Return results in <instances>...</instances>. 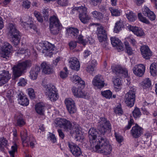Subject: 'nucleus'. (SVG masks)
<instances>
[{"label": "nucleus", "instance_id": "nucleus-1", "mask_svg": "<svg viewBox=\"0 0 157 157\" xmlns=\"http://www.w3.org/2000/svg\"><path fill=\"white\" fill-rule=\"evenodd\" d=\"M98 132L94 128H90L88 132L91 147L96 152L107 155L111 153L112 147L109 141L105 137H102L107 131L111 129L109 121L105 118H100L98 120Z\"/></svg>", "mask_w": 157, "mask_h": 157}, {"label": "nucleus", "instance_id": "nucleus-2", "mask_svg": "<svg viewBox=\"0 0 157 157\" xmlns=\"http://www.w3.org/2000/svg\"><path fill=\"white\" fill-rule=\"evenodd\" d=\"M56 126H59L63 129L65 132H69L71 135L75 134L78 138L80 134V130L78 125L73 126L71 122L64 118H58L55 121Z\"/></svg>", "mask_w": 157, "mask_h": 157}, {"label": "nucleus", "instance_id": "nucleus-3", "mask_svg": "<svg viewBox=\"0 0 157 157\" xmlns=\"http://www.w3.org/2000/svg\"><path fill=\"white\" fill-rule=\"evenodd\" d=\"M8 34L11 38L12 42L15 45H17L20 40L21 36L19 32L16 28L15 25L10 23L8 28Z\"/></svg>", "mask_w": 157, "mask_h": 157}, {"label": "nucleus", "instance_id": "nucleus-4", "mask_svg": "<svg viewBox=\"0 0 157 157\" xmlns=\"http://www.w3.org/2000/svg\"><path fill=\"white\" fill-rule=\"evenodd\" d=\"M31 64V61L27 60L14 66L13 69L14 79L20 76L24 70L27 68L30 67Z\"/></svg>", "mask_w": 157, "mask_h": 157}, {"label": "nucleus", "instance_id": "nucleus-5", "mask_svg": "<svg viewBox=\"0 0 157 157\" xmlns=\"http://www.w3.org/2000/svg\"><path fill=\"white\" fill-rule=\"evenodd\" d=\"M49 27L52 33L54 35L58 34L62 28V25L58 18L53 16L50 19Z\"/></svg>", "mask_w": 157, "mask_h": 157}, {"label": "nucleus", "instance_id": "nucleus-6", "mask_svg": "<svg viewBox=\"0 0 157 157\" xmlns=\"http://www.w3.org/2000/svg\"><path fill=\"white\" fill-rule=\"evenodd\" d=\"M73 10L78 11L79 13V19L82 23L85 24L88 22L90 17L87 14V9L85 7L81 6L75 7L73 8Z\"/></svg>", "mask_w": 157, "mask_h": 157}, {"label": "nucleus", "instance_id": "nucleus-7", "mask_svg": "<svg viewBox=\"0 0 157 157\" xmlns=\"http://www.w3.org/2000/svg\"><path fill=\"white\" fill-rule=\"evenodd\" d=\"M46 86V93L48 95L49 99L52 101L57 100L59 98V96L55 87L50 85H47Z\"/></svg>", "mask_w": 157, "mask_h": 157}, {"label": "nucleus", "instance_id": "nucleus-8", "mask_svg": "<svg viewBox=\"0 0 157 157\" xmlns=\"http://www.w3.org/2000/svg\"><path fill=\"white\" fill-rule=\"evenodd\" d=\"M136 93L134 90H130L125 95V103L127 106L131 107L134 104Z\"/></svg>", "mask_w": 157, "mask_h": 157}, {"label": "nucleus", "instance_id": "nucleus-9", "mask_svg": "<svg viewBox=\"0 0 157 157\" xmlns=\"http://www.w3.org/2000/svg\"><path fill=\"white\" fill-rule=\"evenodd\" d=\"M55 48L52 44L47 41H44L42 44V52L45 56H50L52 54V52Z\"/></svg>", "mask_w": 157, "mask_h": 157}, {"label": "nucleus", "instance_id": "nucleus-10", "mask_svg": "<svg viewBox=\"0 0 157 157\" xmlns=\"http://www.w3.org/2000/svg\"><path fill=\"white\" fill-rule=\"evenodd\" d=\"M92 83L94 86L99 89L103 87L105 85L104 78L100 75L95 76L93 80Z\"/></svg>", "mask_w": 157, "mask_h": 157}, {"label": "nucleus", "instance_id": "nucleus-11", "mask_svg": "<svg viewBox=\"0 0 157 157\" xmlns=\"http://www.w3.org/2000/svg\"><path fill=\"white\" fill-rule=\"evenodd\" d=\"M68 146L72 154L75 157L81 155L82 152L80 147L77 145L72 143H68Z\"/></svg>", "mask_w": 157, "mask_h": 157}, {"label": "nucleus", "instance_id": "nucleus-12", "mask_svg": "<svg viewBox=\"0 0 157 157\" xmlns=\"http://www.w3.org/2000/svg\"><path fill=\"white\" fill-rule=\"evenodd\" d=\"M113 71L116 75L119 76L121 75H122L125 77L128 76L127 70L125 68H122L119 66H115L112 67Z\"/></svg>", "mask_w": 157, "mask_h": 157}, {"label": "nucleus", "instance_id": "nucleus-13", "mask_svg": "<svg viewBox=\"0 0 157 157\" xmlns=\"http://www.w3.org/2000/svg\"><path fill=\"white\" fill-rule=\"evenodd\" d=\"M143 129L141 127L136 124L134 126L132 127L131 130V134L135 138H137L140 137L143 134Z\"/></svg>", "mask_w": 157, "mask_h": 157}, {"label": "nucleus", "instance_id": "nucleus-14", "mask_svg": "<svg viewBox=\"0 0 157 157\" xmlns=\"http://www.w3.org/2000/svg\"><path fill=\"white\" fill-rule=\"evenodd\" d=\"M132 70L135 75L140 77L144 74L145 67L143 64H140L135 65L133 68Z\"/></svg>", "mask_w": 157, "mask_h": 157}, {"label": "nucleus", "instance_id": "nucleus-15", "mask_svg": "<svg viewBox=\"0 0 157 157\" xmlns=\"http://www.w3.org/2000/svg\"><path fill=\"white\" fill-rule=\"evenodd\" d=\"M97 34L100 42H102L104 40H106L107 37V35L106 31L103 26H101L97 28Z\"/></svg>", "mask_w": 157, "mask_h": 157}, {"label": "nucleus", "instance_id": "nucleus-16", "mask_svg": "<svg viewBox=\"0 0 157 157\" xmlns=\"http://www.w3.org/2000/svg\"><path fill=\"white\" fill-rule=\"evenodd\" d=\"M11 75L8 71H4L0 74V86L7 83L10 78Z\"/></svg>", "mask_w": 157, "mask_h": 157}, {"label": "nucleus", "instance_id": "nucleus-17", "mask_svg": "<svg viewBox=\"0 0 157 157\" xmlns=\"http://www.w3.org/2000/svg\"><path fill=\"white\" fill-rule=\"evenodd\" d=\"M140 50L143 57L145 59H149L152 55V52L147 46H143L141 47Z\"/></svg>", "mask_w": 157, "mask_h": 157}, {"label": "nucleus", "instance_id": "nucleus-18", "mask_svg": "<svg viewBox=\"0 0 157 157\" xmlns=\"http://www.w3.org/2000/svg\"><path fill=\"white\" fill-rule=\"evenodd\" d=\"M72 91L74 95L78 98H85L87 96V93L81 88L73 87Z\"/></svg>", "mask_w": 157, "mask_h": 157}, {"label": "nucleus", "instance_id": "nucleus-19", "mask_svg": "<svg viewBox=\"0 0 157 157\" xmlns=\"http://www.w3.org/2000/svg\"><path fill=\"white\" fill-rule=\"evenodd\" d=\"M42 72L46 74H50L53 72V70L48 63L43 62L40 65Z\"/></svg>", "mask_w": 157, "mask_h": 157}, {"label": "nucleus", "instance_id": "nucleus-20", "mask_svg": "<svg viewBox=\"0 0 157 157\" xmlns=\"http://www.w3.org/2000/svg\"><path fill=\"white\" fill-rule=\"evenodd\" d=\"M128 29L132 32L137 36H141L144 35V33L141 28L129 25L127 27Z\"/></svg>", "mask_w": 157, "mask_h": 157}, {"label": "nucleus", "instance_id": "nucleus-21", "mask_svg": "<svg viewBox=\"0 0 157 157\" xmlns=\"http://www.w3.org/2000/svg\"><path fill=\"white\" fill-rule=\"evenodd\" d=\"M110 40L111 44L113 47H116L118 50H123V44L118 38L112 37H111Z\"/></svg>", "mask_w": 157, "mask_h": 157}, {"label": "nucleus", "instance_id": "nucleus-22", "mask_svg": "<svg viewBox=\"0 0 157 157\" xmlns=\"http://www.w3.org/2000/svg\"><path fill=\"white\" fill-rule=\"evenodd\" d=\"M69 63H70V67L73 69L78 71L80 67V64L78 59L75 57H72L69 59Z\"/></svg>", "mask_w": 157, "mask_h": 157}, {"label": "nucleus", "instance_id": "nucleus-23", "mask_svg": "<svg viewBox=\"0 0 157 157\" xmlns=\"http://www.w3.org/2000/svg\"><path fill=\"white\" fill-rule=\"evenodd\" d=\"M143 13L144 16L147 17L151 21L155 20L156 16L154 12L151 11L147 7L144 6L142 9Z\"/></svg>", "mask_w": 157, "mask_h": 157}, {"label": "nucleus", "instance_id": "nucleus-24", "mask_svg": "<svg viewBox=\"0 0 157 157\" xmlns=\"http://www.w3.org/2000/svg\"><path fill=\"white\" fill-rule=\"evenodd\" d=\"M40 71L39 67L36 66L34 68H32L30 72V77L32 80H35L37 78L38 73Z\"/></svg>", "mask_w": 157, "mask_h": 157}, {"label": "nucleus", "instance_id": "nucleus-25", "mask_svg": "<svg viewBox=\"0 0 157 157\" xmlns=\"http://www.w3.org/2000/svg\"><path fill=\"white\" fill-rule=\"evenodd\" d=\"M71 80L73 83L76 84L78 83L81 85V86L84 87L85 85V82L78 75H73L71 78Z\"/></svg>", "mask_w": 157, "mask_h": 157}, {"label": "nucleus", "instance_id": "nucleus-26", "mask_svg": "<svg viewBox=\"0 0 157 157\" xmlns=\"http://www.w3.org/2000/svg\"><path fill=\"white\" fill-rule=\"evenodd\" d=\"M97 65V61L96 60H92L89 63V65L86 67V71L92 74L93 72L94 71L95 68Z\"/></svg>", "mask_w": 157, "mask_h": 157}, {"label": "nucleus", "instance_id": "nucleus-27", "mask_svg": "<svg viewBox=\"0 0 157 157\" xmlns=\"http://www.w3.org/2000/svg\"><path fill=\"white\" fill-rule=\"evenodd\" d=\"M67 33L71 37H78L79 30L76 28H70L67 30Z\"/></svg>", "mask_w": 157, "mask_h": 157}, {"label": "nucleus", "instance_id": "nucleus-28", "mask_svg": "<svg viewBox=\"0 0 157 157\" xmlns=\"http://www.w3.org/2000/svg\"><path fill=\"white\" fill-rule=\"evenodd\" d=\"M18 101L19 103L23 106H26L29 103L28 99L26 97L23 96L21 94L18 96Z\"/></svg>", "mask_w": 157, "mask_h": 157}, {"label": "nucleus", "instance_id": "nucleus-29", "mask_svg": "<svg viewBox=\"0 0 157 157\" xmlns=\"http://www.w3.org/2000/svg\"><path fill=\"white\" fill-rule=\"evenodd\" d=\"M12 49L11 45L7 42H5L3 46V52L5 55H8Z\"/></svg>", "mask_w": 157, "mask_h": 157}, {"label": "nucleus", "instance_id": "nucleus-30", "mask_svg": "<svg viewBox=\"0 0 157 157\" xmlns=\"http://www.w3.org/2000/svg\"><path fill=\"white\" fill-rule=\"evenodd\" d=\"M21 136L23 144L26 143L29 138V136H27V131L26 129H24L21 132Z\"/></svg>", "mask_w": 157, "mask_h": 157}, {"label": "nucleus", "instance_id": "nucleus-31", "mask_svg": "<svg viewBox=\"0 0 157 157\" xmlns=\"http://www.w3.org/2000/svg\"><path fill=\"white\" fill-rule=\"evenodd\" d=\"M124 26L122 21L120 20L117 21L115 24L114 31L116 33H118Z\"/></svg>", "mask_w": 157, "mask_h": 157}, {"label": "nucleus", "instance_id": "nucleus-32", "mask_svg": "<svg viewBox=\"0 0 157 157\" xmlns=\"http://www.w3.org/2000/svg\"><path fill=\"white\" fill-rule=\"evenodd\" d=\"M16 126L22 127L25 124V121L21 115L18 116L16 117Z\"/></svg>", "mask_w": 157, "mask_h": 157}, {"label": "nucleus", "instance_id": "nucleus-33", "mask_svg": "<svg viewBox=\"0 0 157 157\" xmlns=\"http://www.w3.org/2000/svg\"><path fill=\"white\" fill-rule=\"evenodd\" d=\"M44 106L42 103H38L35 106V109L37 113L42 114L44 111Z\"/></svg>", "mask_w": 157, "mask_h": 157}, {"label": "nucleus", "instance_id": "nucleus-34", "mask_svg": "<svg viewBox=\"0 0 157 157\" xmlns=\"http://www.w3.org/2000/svg\"><path fill=\"white\" fill-rule=\"evenodd\" d=\"M29 138L28 141L26 143L23 144V146L24 147L28 146L29 145V142L30 146L32 148H33L34 145V143L35 142V140L32 136H29Z\"/></svg>", "mask_w": 157, "mask_h": 157}, {"label": "nucleus", "instance_id": "nucleus-35", "mask_svg": "<svg viewBox=\"0 0 157 157\" xmlns=\"http://www.w3.org/2000/svg\"><path fill=\"white\" fill-rule=\"evenodd\" d=\"M92 14L94 18L99 20H101L103 18V15L99 12L95 11H93Z\"/></svg>", "mask_w": 157, "mask_h": 157}, {"label": "nucleus", "instance_id": "nucleus-36", "mask_svg": "<svg viewBox=\"0 0 157 157\" xmlns=\"http://www.w3.org/2000/svg\"><path fill=\"white\" fill-rule=\"evenodd\" d=\"M157 64L155 63H152L150 67V72L151 74L153 76L156 75L157 73Z\"/></svg>", "mask_w": 157, "mask_h": 157}, {"label": "nucleus", "instance_id": "nucleus-37", "mask_svg": "<svg viewBox=\"0 0 157 157\" xmlns=\"http://www.w3.org/2000/svg\"><path fill=\"white\" fill-rule=\"evenodd\" d=\"M151 85V81L149 78H146L142 82V85L144 89L149 88Z\"/></svg>", "mask_w": 157, "mask_h": 157}, {"label": "nucleus", "instance_id": "nucleus-38", "mask_svg": "<svg viewBox=\"0 0 157 157\" xmlns=\"http://www.w3.org/2000/svg\"><path fill=\"white\" fill-rule=\"evenodd\" d=\"M109 10L113 16H117L120 15L121 11L117 9H115L113 7H110L109 8Z\"/></svg>", "mask_w": 157, "mask_h": 157}, {"label": "nucleus", "instance_id": "nucleus-39", "mask_svg": "<svg viewBox=\"0 0 157 157\" xmlns=\"http://www.w3.org/2000/svg\"><path fill=\"white\" fill-rule=\"evenodd\" d=\"M133 116L135 119L139 118L141 115L140 109L137 107H136L132 112Z\"/></svg>", "mask_w": 157, "mask_h": 157}, {"label": "nucleus", "instance_id": "nucleus-40", "mask_svg": "<svg viewBox=\"0 0 157 157\" xmlns=\"http://www.w3.org/2000/svg\"><path fill=\"white\" fill-rule=\"evenodd\" d=\"M101 94L106 98L110 99L112 96V93L109 90L101 92Z\"/></svg>", "mask_w": 157, "mask_h": 157}, {"label": "nucleus", "instance_id": "nucleus-41", "mask_svg": "<svg viewBox=\"0 0 157 157\" xmlns=\"http://www.w3.org/2000/svg\"><path fill=\"white\" fill-rule=\"evenodd\" d=\"M128 19L131 21H133L136 20V17L132 12H129V13H126Z\"/></svg>", "mask_w": 157, "mask_h": 157}, {"label": "nucleus", "instance_id": "nucleus-42", "mask_svg": "<svg viewBox=\"0 0 157 157\" xmlns=\"http://www.w3.org/2000/svg\"><path fill=\"white\" fill-rule=\"evenodd\" d=\"M68 107H67L68 111L71 114L75 113L77 111V109L75 105H72V106L68 104Z\"/></svg>", "mask_w": 157, "mask_h": 157}, {"label": "nucleus", "instance_id": "nucleus-43", "mask_svg": "<svg viewBox=\"0 0 157 157\" xmlns=\"http://www.w3.org/2000/svg\"><path fill=\"white\" fill-rule=\"evenodd\" d=\"M7 144V141L5 139L1 138L0 139V150L2 151L4 147L6 146Z\"/></svg>", "mask_w": 157, "mask_h": 157}, {"label": "nucleus", "instance_id": "nucleus-44", "mask_svg": "<svg viewBox=\"0 0 157 157\" xmlns=\"http://www.w3.org/2000/svg\"><path fill=\"white\" fill-rule=\"evenodd\" d=\"M17 145L16 143H14V145L12 146L11 150L9 151V154L11 157H14V153L17 151Z\"/></svg>", "mask_w": 157, "mask_h": 157}, {"label": "nucleus", "instance_id": "nucleus-45", "mask_svg": "<svg viewBox=\"0 0 157 157\" xmlns=\"http://www.w3.org/2000/svg\"><path fill=\"white\" fill-rule=\"evenodd\" d=\"M124 44L127 53L129 55H131L132 54V50L131 48L130 47L129 43L127 42H124Z\"/></svg>", "mask_w": 157, "mask_h": 157}, {"label": "nucleus", "instance_id": "nucleus-46", "mask_svg": "<svg viewBox=\"0 0 157 157\" xmlns=\"http://www.w3.org/2000/svg\"><path fill=\"white\" fill-rule=\"evenodd\" d=\"M138 19L140 21L146 24L149 23V21L145 17H144L141 13H138Z\"/></svg>", "mask_w": 157, "mask_h": 157}, {"label": "nucleus", "instance_id": "nucleus-47", "mask_svg": "<svg viewBox=\"0 0 157 157\" xmlns=\"http://www.w3.org/2000/svg\"><path fill=\"white\" fill-rule=\"evenodd\" d=\"M34 14L39 22H42L43 21V19L40 12L36 11H35L34 12Z\"/></svg>", "mask_w": 157, "mask_h": 157}, {"label": "nucleus", "instance_id": "nucleus-48", "mask_svg": "<svg viewBox=\"0 0 157 157\" xmlns=\"http://www.w3.org/2000/svg\"><path fill=\"white\" fill-rule=\"evenodd\" d=\"M64 70L65 72L61 71L60 73V76L62 78H65L67 76V75L68 74L67 68L66 67L64 68Z\"/></svg>", "mask_w": 157, "mask_h": 157}, {"label": "nucleus", "instance_id": "nucleus-49", "mask_svg": "<svg viewBox=\"0 0 157 157\" xmlns=\"http://www.w3.org/2000/svg\"><path fill=\"white\" fill-rule=\"evenodd\" d=\"M65 103L67 107H68V104L71 106L72 105H75L74 101L71 98H66L65 100Z\"/></svg>", "mask_w": 157, "mask_h": 157}, {"label": "nucleus", "instance_id": "nucleus-50", "mask_svg": "<svg viewBox=\"0 0 157 157\" xmlns=\"http://www.w3.org/2000/svg\"><path fill=\"white\" fill-rule=\"evenodd\" d=\"M102 0H89L90 4L94 6L99 5Z\"/></svg>", "mask_w": 157, "mask_h": 157}, {"label": "nucleus", "instance_id": "nucleus-51", "mask_svg": "<svg viewBox=\"0 0 157 157\" xmlns=\"http://www.w3.org/2000/svg\"><path fill=\"white\" fill-rule=\"evenodd\" d=\"M114 111L116 114L119 115H121L123 113L122 109L120 105H118L115 108Z\"/></svg>", "mask_w": 157, "mask_h": 157}, {"label": "nucleus", "instance_id": "nucleus-52", "mask_svg": "<svg viewBox=\"0 0 157 157\" xmlns=\"http://www.w3.org/2000/svg\"><path fill=\"white\" fill-rule=\"evenodd\" d=\"M26 52H27V54L28 56H29L30 55V53L28 50H25L23 48H21L20 50H18V52H17V54H24L26 55Z\"/></svg>", "mask_w": 157, "mask_h": 157}, {"label": "nucleus", "instance_id": "nucleus-53", "mask_svg": "<svg viewBox=\"0 0 157 157\" xmlns=\"http://www.w3.org/2000/svg\"><path fill=\"white\" fill-rule=\"evenodd\" d=\"M28 91L29 95L31 98H35V94L34 90L32 88L28 89Z\"/></svg>", "mask_w": 157, "mask_h": 157}, {"label": "nucleus", "instance_id": "nucleus-54", "mask_svg": "<svg viewBox=\"0 0 157 157\" xmlns=\"http://www.w3.org/2000/svg\"><path fill=\"white\" fill-rule=\"evenodd\" d=\"M22 6L25 8L28 9L30 6V2L28 0H25L23 2Z\"/></svg>", "mask_w": 157, "mask_h": 157}, {"label": "nucleus", "instance_id": "nucleus-55", "mask_svg": "<svg viewBox=\"0 0 157 157\" xmlns=\"http://www.w3.org/2000/svg\"><path fill=\"white\" fill-rule=\"evenodd\" d=\"M113 83L115 86L119 87L121 85V81L120 79L118 78H117L113 81Z\"/></svg>", "mask_w": 157, "mask_h": 157}, {"label": "nucleus", "instance_id": "nucleus-56", "mask_svg": "<svg viewBox=\"0 0 157 157\" xmlns=\"http://www.w3.org/2000/svg\"><path fill=\"white\" fill-rule=\"evenodd\" d=\"M77 39H78V42L81 44H82L84 46H85L86 44L85 41L83 39V36L80 35L78 37Z\"/></svg>", "mask_w": 157, "mask_h": 157}, {"label": "nucleus", "instance_id": "nucleus-57", "mask_svg": "<svg viewBox=\"0 0 157 157\" xmlns=\"http://www.w3.org/2000/svg\"><path fill=\"white\" fill-rule=\"evenodd\" d=\"M27 83V82L24 78L21 79L18 84L19 86H24Z\"/></svg>", "mask_w": 157, "mask_h": 157}, {"label": "nucleus", "instance_id": "nucleus-58", "mask_svg": "<svg viewBox=\"0 0 157 157\" xmlns=\"http://www.w3.org/2000/svg\"><path fill=\"white\" fill-rule=\"evenodd\" d=\"M134 123V120L133 119L130 118L128 122V125L125 127V129H129Z\"/></svg>", "mask_w": 157, "mask_h": 157}, {"label": "nucleus", "instance_id": "nucleus-59", "mask_svg": "<svg viewBox=\"0 0 157 157\" xmlns=\"http://www.w3.org/2000/svg\"><path fill=\"white\" fill-rule=\"evenodd\" d=\"M69 45L70 48L73 49L76 47L77 43L76 41H72L69 43Z\"/></svg>", "mask_w": 157, "mask_h": 157}, {"label": "nucleus", "instance_id": "nucleus-60", "mask_svg": "<svg viewBox=\"0 0 157 157\" xmlns=\"http://www.w3.org/2000/svg\"><path fill=\"white\" fill-rule=\"evenodd\" d=\"M48 139L50 140L53 143L56 142V140L55 135L54 134L50 135L48 137Z\"/></svg>", "mask_w": 157, "mask_h": 157}, {"label": "nucleus", "instance_id": "nucleus-61", "mask_svg": "<svg viewBox=\"0 0 157 157\" xmlns=\"http://www.w3.org/2000/svg\"><path fill=\"white\" fill-rule=\"evenodd\" d=\"M28 25L30 29H33L35 31H36L37 33L38 34L39 33L35 25L31 23L30 25Z\"/></svg>", "mask_w": 157, "mask_h": 157}, {"label": "nucleus", "instance_id": "nucleus-62", "mask_svg": "<svg viewBox=\"0 0 157 157\" xmlns=\"http://www.w3.org/2000/svg\"><path fill=\"white\" fill-rule=\"evenodd\" d=\"M115 136L117 141L119 143H121L123 141L122 136L120 135H117L116 133L115 134Z\"/></svg>", "mask_w": 157, "mask_h": 157}, {"label": "nucleus", "instance_id": "nucleus-63", "mask_svg": "<svg viewBox=\"0 0 157 157\" xmlns=\"http://www.w3.org/2000/svg\"><path fill=\"white\" fill-rule=\"evenodd\" d=\"M58 132L59 137L62 139H63L65 135L62 130L61 129H58Z\"/></svg>", "mask_w": 157, "mask_h": 157}, {"label": "nucleus", "instance_id": "nucleus-64", "mask_svg": "<svg viewBox=\"0 0 157 157\" xmlns=\"http://www.w3.org/2000/svg\"><path fill=\"white\" fill-rule=\"evenodd\" d=\"M42 13L44 17H47L48 15V9H44L43 10Z\"/></svg>", "mask_w": 157, "mask_h": 157}]
</instances>
